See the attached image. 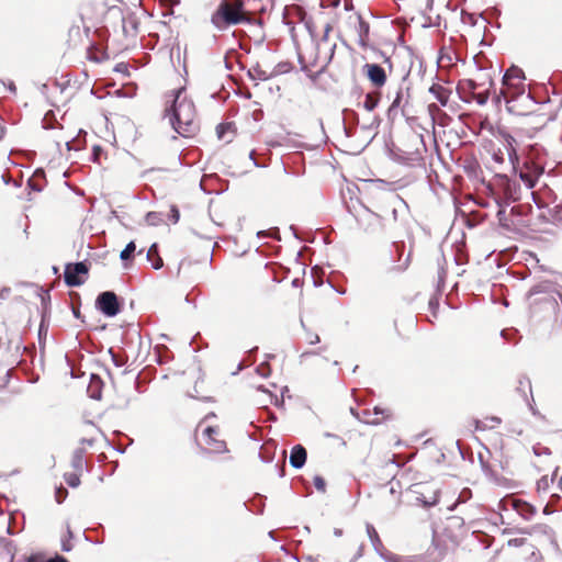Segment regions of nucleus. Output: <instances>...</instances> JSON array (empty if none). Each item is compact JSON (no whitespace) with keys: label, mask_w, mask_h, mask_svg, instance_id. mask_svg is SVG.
<instances>
[{"label":"nucleus","mask_w":562,"mask_h":562,"mask_svg":"<svg viewBox=\"0 0 562 562\" xmlns=\"http://www.w3.org/2000/svg\"><path fill=\"white\" fill-rule=\"evenodd\" d=\"M547 123V117L543 114L531 113L526 116L524 115L520 121L516 122L513 127V134L505 131L499 132L504 150L514 169H517L520 164V156L518 155L519 142L525 138H533Z\"/></svg>","instance_id":"obj_1"},{"label":"nucleus","mask_w":562,"mask_h":562,"mask_svg":"<svg viewBox=\"0 0 562 562\" xmlns=\"http://www.w3.org/2000/svg\"><path fill=\"white\" fill-rule=\"evenodd\" d=\"M171 105L166 109L175 131L183 137H190L198 130L196 111L194 103L181 97V90L170 94Z\"/></svg>","instance_id":"obj_2"},{"label":"nucleus","mask_w":562,"mask_h":562,"mask_svg":"<svg viewBox=\"0 0 562 562\" xmlns=\"http://www.w3.org/2000/svg\"><path fill=\"white\" fill-rule=\"evenodd\" d=\"M501 97L508 104V110L516 114H524L516 101L522 99L527 102H532L530 92L527 90L526 77L517 66L508 68L503 77V87L501 89Z\"/></svg>","instance_id":"obj_3"},{"label":"nucleus","mask_w":562,"mask_h":562,"mask_svg":"<svg viewBox=\"0 0 562 562\" xmlns=\"http://www.w3.org/2000/svg\"><path fill=\"white\" fill-rule=\"evenodd\" d=\"M215 417L214 413L205 415L199 422L194 432L198 446L206 453H224L228 451L220 425L211 422Z\"/></svg>","instance_id":"obj_4"},{"label":"nucleus","mask_w":562,"mask_h":562,"mask_svg":"<svg viewBox=\"0 0 562 562\" xmlns=\"http://www.w3.org/2000/svg\"><path fill=\"white\" fill-rule=\"evenodd\" d=\"M530 311L533 317L542 322H550L553 327L562 325V294L541 293L530 301Z\"/></svg>","instance_id":"obj_5"},{"label":"nucleus","mask_w":562,"mask_h":562,"mask_svg":"<svg viewBox=\"0 0 562 562\" xmlns=\"http://www.w3.org/2000/svg\"><path fill=\"white\" fill-rule=\"evenodd\" d=\"M212 24L217 30H226L232 25L250 22L243 0H222L211 16Z\"/></svg>","instance_id":"obj_6"},{"label":"nucleus","mask_w":562,"mask_h":562,"mask_svg":"<svg viewBox=\"0 0 562 562\" xmlns=\"http://www.w3.org/2000/svg\"><path fill=\"white\" fill-rule=\"evenodd\" d=\"M480 79V81L476 79H464L459 82L458 91L464 101L474 100L480 105L487 102L493 81L488 75H481Z\"/></svg>","instance_id":"obj_7"},{"label":"nucleus","mask_w":562,"mask_h":562,"mask_svg":"<svg viewBox=\"0 0 562 562\" xmlns=\"http://www.w3.org/2000/svg\"><path fill=\"white\" fill-rule=\"evenodd\" d=\"M528 148V156L522 166L519 167V178L528 189H532L543 175L544 167L542 162L538 161L537 155H533V151L537 150L536 145H529Z\"/></svg>","instance_id":"obj_8"},{"label":"nucleus","mask_w":562,"mask_h":562,"mask_svg":"<svg viewBox=\"0 0 562 562\" xmlns=\"http://www.w3.org/2000/svg\"><path fill=\"white\" fill-rule=\"evenodd\" d=\"M494 194L504 199L506 203L520 199V186L506 175H496L491 184Z\"/></svg>","instance_id":"obj_9"},{"label":"nucleus","mask_w":562,"mask_h":562,"mask_svg":"<svg viewBox=\"0 0 562 562\" xmlns=\"http://www.w3.org/2000/svg\"><path fill=\"white\" fill-rule=\"evenodd\" d=\"M357 418L368 425H380L392 418V411L387 407L374 406L362 408L356 414Z\"/></svg>","instance_id":"obj_10"},{"label":"nucleus","mask_w":562,"mask_h":562,"mask_svg":"<svg viewBox=\"0 0 562 562\" xmlns=\"http://www.w3.org/2000/svg\"><path fill=\"white\" fill-rule=\"evenodd\" d=\"M348 24L358 37V44L366 48L369 44L370 25L360 13H353L348 16Z\"/></svg>","instance_id":"obj_11"},{"label":"nucleus","mask_w":562,"mask_h":562,"mask_svg":"<svg viewBox=\"0 0 562 562\" xmlns=\"http://www.w3.org/2000/svg\"><path fill=\"white\" fill-rule=\"evenodd\" d=\"M200 276L201 269L195 260L184 258L180 261L177 271V278L180 281L191 284L195 282L200 278Z\"/></svg>","instance_id":"obj_12"},{"label":"nucleus","mask_w":562,"mask_h":562,"mask_svg":"<svg viewBox=\"0 0 562 562\" xmlns=\"http://www.w3.org/2000/svg\"><path fill=\"white\" fill-rule=\"evenodd\" d=\"M362 72L371 82V85L376 89L384 87L387 81L386 71L379 64H364L362 67Z\"/></svg>","instance_id":"obj_13"},{"label":"nucleus","mask_w":562,"mask_h":562,"mask_svg":"<svg viewBox=\"0 0 562 562\" xmlns=\"http://www.w3.org/2000/svg\"><path fill=\"white\" fill-rule=\"evenodd\" d=\"M98 308L106 316H115L120 312V303L114 292H102L97 299Z\"/></svg>","instance_id":"obj_14"},{"label":"nucleus","mask_w":562,"mask_h":562,"mask_svg":"<svg viewBox=\"0 0 562 562\" xmlns=\"http://www.w3.org/2000/svg\"><path fill=\"white\" fill-rule=\"evenodd\" d=\"M88 272L89 268L85 262L69 263L65 268V283L68 286H79L85 282L79 276Z\"/></svg>","instance_id":"obj_15"},{"label":"nucleus","mask_w":562,"mask_h":562,"mask_svg":"<svg viewBox=\"0 0 562 562\" xmlns=\"http://www.w3.org/2000/svg\"><path fill=\"white\" fill-rule=\"evenodd\" d=\"M101 430L92 422H85L78 429L79 442L82 446L92 447Z\"/></svg>","instance_id":"obj_16"},{"label":"nucleus","mask_w":562,"mask_h":562,"mask_svg":"<svg viewBox=\"0 0 562 562\" xmlns=\"http://www.w3.org/2000/svg\"><path fill=\"white\" fill-rule=\"evenodd\" d=\"M418 490L416 493V501L425 507H430L439 502V495L436 490L430 488L427 485H417Z\"/></svg>","instance_id":"obj_17"},{"label":"nucleus","mask_w":562,"mask_h":562,"mask_svg":"<svg viewBox=\"0 0 562 562\" xmlns=\"http://www.w3.org/2000/svg\"><path fill=\"white\" fill-rule=\"evenodd\" d=\"M506 506H510L518 515H520L524 519L528 520L536 514V508L529 503L512 498L506 501Z\"/></svg>","instance_id":"obj_18"},{"label":"nucleus","mask_w":562,"mask_h":562,"mask_svg":"<svg viewBox=\"0 0 562 562\" xmlns=\"http://www.w3.org/2000/svg\"><path fill=\"white\" fill-rule=\"evenodd\" d=\"M237 128L234 122L221 123L216 126V135L220 140L225 144L233 142Z\"/></svg>","instance_id":"obj_19"},{"label":"nucleus","mask_w":562,"mask_h":562,"mask_svg":"<svg viewBox=\"0 0 562 562\" xmlns=\"http://www.w3.org/2000/svg\"><path fill=\"white\" fill-rule=\"evenodd\" d=\"M307 458L306 449L302 445H295L290 453V464L295 469H301Z\"/></svg>","instance_id":"obj_20"},{"label":"nucleus","mask_w":562,"mask_h":562,"mask_svg":"<svg viewBox=\"0 0 562 562\" xmlns=\"http://www.w3.org/2000/svg\"><path fill=\"white\" fill-rule=\"evenodd\" d=\"M393 247L396 252L397 261H398L396 269L398 271H403L408 267V265L411 262L412 252L409 251L407 254V256L403 259L404 251H405V243L404 241H394Z\"/></svg>","instance_id":"obj_21"},{"label":"nucleus","mask_w":562,"mask_h":562,"mask_svg":"<svg viewBox=\"0 0 562 562\" xmlns=\"http://www.w3.org/2000/svg\"><path fill=\"white\" fill-rule=\"evenodd\" d=\"M139 23L134 15H127L123 18L122 29L126 37L135 38L138 34Z\"/></svg>","instance_id":"obj_22"},{"label":"nucleus","mask_w":562,"mask_h":562,"mask_svg":"<svg viewBox=\"0 0 562 562\" xmlns=\"http://www.w3.org/2000/svg\"><path fill=\"white\" fill-rule=\"evenodd\" d=\"M429 92L434 94V97L439 101L442 106L448 104L449 98L451 95V90L440 83H434L429 88Z\"/></svg>","instance_id":"obj_23"},{"label":"nucleus","mask_w":562,"mask_h":562,"mask_svg":"<svg viewBox=\"0 0 562 562\" xmlns=\"http://www.w3.org/2000/svg\"><path fill=\"white\" fill-rule=\"evenodd\" d=\"M103 385L104 383L101 378L92 374L87 387L89 396L93 400H101Z\"/></svg>","instance_id":"obj_24"},{"label":"nucleus","mask_w":562,"mask_h":562,"mask_svg":"<svg viewBox=\"0 0 562 562\" xmlns=\"http://www.w3.org/2000/svg\"><path fill=\"white\" fill-rule=\"evenodd\" d=\"M434 0H407V5L418 14H427L431 11Z\"/></svg>","instance_id":"obj_25"},{"label":"nucleus","mask_w":562,"mask_h":562,"mask_svg":"<svg viewBox=\"0 0 562 562\" xmlns=\"http://www.w3.org/2000/svg\"><path fill=\"white\" fill-rule=\"evenodd\" d=\"M501 423H502L501 418L495 417V416L486 417L483 420H480V419H474L473 420L474 429L475 430H485L487 428H495Z\"/></svg>","instance_id":"obj_26"},{"label":"nucleus","mask_w":562,"mask_h":562,"mask_svg":"<svg viewBox=\"0 0 562 562\" xmlns=\"http://www.w3.org/2000/svg\"><path fill=\"white\" fill-rule=\"evenodd\" d=\"M147 259L151 262V267L155 270L160 269L164 266L162 258L159 256L158 247L156 244H153L147 251Z\"/></svg>","instance_id":"obj_27"},{"label":"nucleus","mask_w":562,"mask_h":562,"mask_svg":"<svg viewBox=\"0 0 562 562\" xmlns=\"http://www.w3.org/2000/svg\"><path fill=\"white\" fill-rule=\"evenodd\" d=\"M380 100H381V93L379 91L369 92L364 97L363 108L368 112H371L378 106Z\"/></svg>","instance_id":"obj_28"},{"label":"nucleus","mask_w":562,"mask_h":562,"mask_svg":"<svg viewBox=\"0 0 562 562\" xmlns=\"http://www.w3.org/2000/svg\"><path fill=\"white\" fill-rule=\"evenodd\" d=\"M366 529H367L368 537L371 540L374 549L380 552L383 549V543H382V540H381L376 529L374 528L373 525H370V524H367Z\"/></svg>","instance_id":"obj_29"},{"label":"nucleus","mask_w":562,"mask_h":562,"mask_svg":"<svg viewBox=\"0 0 562 562\" xmlns=\"http://www.w3.org/2000/svg\"><path fill=\"white\" fill-rule=\"evenodd\" d=\"M26 562H69L66 558L61 555H56L54 558L45 560L44 558L40 555H31L27 558Z\"/></svg>","instance_id":"obj_30"},{"label":"nucleus","mask_w":562,"mask_h":562,"mask_svg":"<svg viewBox=\"0 0 562 562\" xmlns=\"http://www.w3.org/2000/svg\"><path fill=\"white\" fill-rule=\"evenodd\" d=\"M554 481H551V479L548 477V475H543L541 479L537 481V491L547 493L549 491L550 485Z\"/></svg>","instance_id":"obj_31"},{"label":"nucleus","mask_w":562,"mask_h":562,"mask_svg":"<svg viewBox=\"0 0 562 562\" xmlns=\"http://www.w3.org/2000/svg\"><path fill=\"white\" fill-rule=\"evenodd\" d=\"M136 245L134 241H130L125 248L121 251L120 258L122 260H128L132 258L133 254L135 252Z\"/></svg>","instance_id":"obj_32"},{"label":"nucleus","mask_w":562,"mask_h":562,"mask_svg":"<svg viewBox=\"0 0 562 562\" xmlns=\"http://www.w3.org/2000/svg\"><path fill=\"white\" fill-rule=\"evenodd\" d=\"M65 481L71 487H77L80 484V477L77 473L65 474Z\"/></svg>","instance_id":"obj_33"},{"label":"nucleus","mask_w":562,"mask_h":562,"mask_svg":"<svg viewBox=\"0 0 562 562\" xmlns=\"http://www.w3.org/2000/svg\"><path fill=\"white\" fill-rule=\"evenodd\" d=\"M249 75L252 77V78H258L260 80H267L269 75L261 70L258 66L254 67L252 69L249 70Z\"/></svg>","instance_id":"obj_34"},{"label":"nucleus","mask_w":562,"mask_h":562,"mask_svg":"<svg viewBox=\"0 0 562 562\" xmlns=\"http://www.w3.org/2000/svg\"><path fill=\"white\" fill-rule=\"evenodd\" d=\"M313 483L317 491L322 493L326 491V482L322 476L316 475L313 480Z\"/></svg>","instance_id":"obj_35"},{"label":"nucleus","mask_w":562,"mask_h":562,"mask_svg":"<svg viewBox=\"0 0 562 562\" xmlns=\"http://www.w3.org/2000/svg\"><path fill=\"white\" fill-rule=\"evenodd\" d=\"M492 158L496 164L502 165L505 161V154L501 148H498L497 150L493 151Z\"/></svg>","instance_id":"obj_36"},{"label":"nucleus","mask_w":562,"mask_h":562,"mask_svg":"<svg viewBox=\"0 0 562 562\" xmlns=\"http://www.w3.org/2000/svg\"><path fill=\"white\" fill-rule=\"evenodd\" d=\"M305 340L310 345H314V344L319 342V336L316 333H313L311 330H306L305 331Z\"/></svg>","instance_id":"obj_37"},{"label":"nucleus","mask_w":562,"mask_h":562,"mask_svg":"<svg viewBox=\"0 0 562 562\" xmlns=\"http://www.w3.org/2000/svg\"><path fill=\"white\" fill-rule=\"evenodd\" d=\"M102 155H103V148L99 145H94L93 149H92L93 161L100 162Z\"/></svg>","instance_id":"obj_38"},{"label":"nucleus","mask_w":562,"mask_h":562,"mask_svg":"<svg viewBox=\"0 0 562 562\" xmlns=\"http://www.w3.org/2000/svg\"><path fill=\"white\" fill-rule=\"evenodd\" d=\"M115 71L123 74L124 76H130L128 66L125 63H120L114 68Z\"/></svg>","instance_id":"obj_39"},{"label":"nucleus","mask_w":562,"mask_h":562,"mask_svg":"<svg viewBox=\"0 0 562 562\" xmlns=\"http://www.w3.org/2000/svg\"><path fill=\"white\" fill-rule=\"evenodd\" d=\"M67 493H68L67 490L64 488V487L57 488V491H56V499H57V502L61 503L66 498Z\"/></svg>","instance_id":"obj_40"},{"label":"nucleus","mask_w":562,"mask_h":562,"mask_svg":"<svg viewBox=\"0 0 562 562\" xmlns=\"http://www.w3.org/2000/svg\"><path fill=\"white\" fill-rule=\"evenodd\" d=\"M74 463L76 468H81L82 464V450H78L74 457Z\"/></svg>","instance_id":"obj_41"},{"label":"nucleus","mask_w":562,"mask_h":562,"mask_svg":"<svg viewBox=\"0 0 562 562\" xmlns=\"http://www.w3.org/2000/svg\"><path fill=\"white\" fill-rule=\"evenodd\" d=\"M525 541L526 540L524 538H515V539L508 540V544L514 546V547H520L525 543Z\"/></svg>","instance_id":"obj_42"},{"label":"nucleus","mask_w":562,"mask_h":562,"mask_svg":"<svg viewBox=\"0 0 562 562\" xmlns=\"http://www.w3.org/2000/svg\"><path fill=\"white\" fill-rule=\"evenodd\" d=\"M428 111H429V113H430L432 116H434L435 114H437V113H440V112H441V110H440L439 105H437L436 103H431V104H429V105H428Z\"/></svg>","instance_id":"obj_43"},{"label":"nucleus","mask_w":562,"mask_h":562,"mask_svg":"<svg viewBox=\"0 0 562 562\" xmlns=\"http://www.w3.org/2000/svg\"><path fill=\"white\" fill-rule=\"evenodd\" d=\"M401 98H402V97H401V94L398 93V94L396 95V98L394 99V101L392 102V104H391V106H390L389 111H392V110H394L395 108H397V106L400 105Z\"/></svg>","instance_id":"obj_44"},{"label":"nucleus","mask_w":562,"mask_h":562,"mask_svg":"<svg viewBox=\"0 0 562 562\" xmlns=\"http://www.w3.org/2000/svg\"><path fill=\"white\" fill-rule=\"evenodd\" d=\"M533 201L538 204V194L537 192L531 193Z\"/></svg>","instance_id":"obj_45"},{"label":"nucleus","mask_w":562,"mask_h":562,"mask_svg":"<svg viewBox=\"0 0 562 562\" xmlns=\"http://www.w3.org/2000/svg\"><path fill=\"white\" fill-rule=\"evenodd\" d=\"M519 209H520V206H514L512 209V213H519Z\"/></svg>","instance_id":"obj_46"},{"label":"nucleus","mask_w":562,"mask_h":562,"mask_svg":"<svg viewBox=\"0 0 562 562\" xmlns=\"http://www.w3.org/2000/svg\"><path fill=\"white\" fill-rule=\"evenodd\" d=\"M175 213H173V216H176V221L179 218V213H178V210H173Z\"/></svg>","instance_id":"obj_47"},{"label":"nucleus","mask_w":562,"mask_h":562,"mask_svg":"<svg viewBox=\"0 0 562 562\" xmlns=\"http://www.w3.org/2000/svg\"><path fill=\"white\" fill-rule=\"evenodd\" d=\"M175 213H173V216H176V221L179 218V213H178V210H173Z\"/></svg>","instance_id":"obj_48"},{"label":"nucleus","mask_w":562,"mask_h":562,"mask_svg":"<svg viewBox=\"0 0 562 562\" xmlns=\"http://www.w3.org/2000/svg\"><path fill=\"white\" fill-rule=\"evenodd\" d=\"M75 31H76V33H77L78 35H80V29H79V27H76V30H75Z\"/></svg>","instance_id":"obj_49"}]
</instances>
